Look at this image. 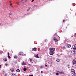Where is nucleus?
<instances>
[{
    "instance_id": "f257e3e1",
    "label": "nucleus",
    "mask_w": 76,
    "mask_h": 76,
    "mask_svg": "<svg viewBox=\"0 0 76 76\" xmlns=\"http://www.w3.org/2000/svg\"><path fill=\"white\" fill-rule=\"evenodd\" d=\"M55 49L56 48H54L50 49V53H49L51 55H53L54 54V51H55Z\"/></svg>"
},
{
    "instance_id": "f03ea898",
    "label": "nucleus",
    "mask_w": 76,
    "mask_h": 76,
    "mask_svg": "<svg viewBox=\"0 0 76 76\" xmlns=\"http://www.w3.org/2000/svg\"><path fill=\"white\" fill-rule=\"evenodd\" d=\"M71 72H72V73L73 75H74L75 76H76V74L75 73V70H74V69H71Z\"/></svg>"
},
{
    "instance_id": "7ed1b4c3",
    "label": "nucleus",
    "mask_w": 76,
    "mask_h": 76,
    "mask_svg": "<svg viewBox=\"0 0 76 76\" xmlns=\"http://www.w3.org/2000/svg\"><path fill=\"white\" fill-rule=\"evenodd\" d=\"M71 54H72L74 56H75V54H76V51H71Z\"/></svg>"
},
{
    "instance_id": "20e7f679",
    "label": "nucleus",
    "mask_w": 76,
    "mask_h": 76,
    "mask_svg": "<svg viewBox=\"0 0 76 76\" xmlns=\"http://www.w3.org/2000/svg\"><path fill=\"white\" fill-rule=\"evenodd\" d=\"M54 41L55 42H57L58 41V39L56 37H54L53 38Z\"/></svg>"
},
{
    "instance_id": "39448f33",
    "label": "nucleus",
    "mask_w": 76,
    "mask_h": 76,
    "mask_svg": "<svg viewBox=\"0 0 76 76\" xmlns=\"http://www.w3.org/2000/svg\"><path fill=\"white\" fill-rule=\"evenodd\" d=\"M72 63L73 64H76V62L75 60H73L72 61Z\"/></svg>"
},
{
    "instance_id": "423d86ee",
    "label": "nucleus",
    "mask_w": 76,
    "mask_h": 76,
    "mask_svg": "<svg viewBox=\"0 0 76 76\" xmlns=\"http://www.w3.org/2000/svg\"><path fill=\"white\" fill-rule=\"evenodd\" d=\"M35 57L36 58H39V57H38V54H37V55H34Z\"/></svg>"
},
{
    "instance_id": "0eeeda50",
    "label": "nucleus",
    "mask_w": 76,
    "mask_h": 76,
    "mask_svg": "<svg viewBox=\"0 0 76 76\" xmlns=\"http://www.w3.org/2000/svg\"><path fill=\"white\" fill-rule=\"evenodd\" d=\"M23 66H25L26 65V64L25 63V62H23L22 64H21Z\"/></svg>"
},
{
    "instance_id": "6e6552de",
    "label": "nucleus",
    "mask_w": 76,
    "mask_h": 76,
    "mask_svg": "<svg viewBox=\"0 0 76 76\" xmlns=\"http://www.w3.org/2000/svg\"><path fill=\"white\" fill-rule=\"evenodd\" d=\"M67 47H68V48H70V47H71V45L70 44H68L67 45Z\"/></svg>"
},
{
    "instance_id": "1a4fd4ad",
    "label": "nucleus",
    "mask_w": 76,
    "mask_h": 76,
    "mask_svg": "<svg viewBox=\"0 0 76 76\" xmlns=\"http://www.w3.org/2000/svg\"><path fill=\"white\" fill-rule=\"evenodd\" d=\"M73 49L74 50V51L76 50V46H74Z\"/></svg>"
},
{
    "instance_id": "9d476101",
    "label": "nucleus",
    "mask_w": 76,
    "mask_h": 76,
    "mask_svg": "<svg viewBox=\"0 0 76 76\" xmlns=\"http://www.w3.org/2000/svg\"><path fill=\"white\" fill-rule=\"evenodd\" d=\"M19 55H20V56H22V54H23V53L20 52L19 53Z\"/></svg>"
},
{
    "instance_id": "9b49d317",
    "label": "nucleus",
    "mask_w": 76,
    "mask_h": 76,
    "mask_svg": "<svg viewBox=\"0 0 76 76\" xmlns=\"http://www.w3.org/2000/svg\"><path fill=\"white\" fill-rule=\"evenodd\" d=\"M14 69H13V68H11V69H10L11 72H13L14 71Z\"/></svg>"
},
{
    "instance_id": "f8f14e48",
    "label": "nucleus",
    "mask_w": 76,
    "mask_h": 76,
    "mask_svg": "<svg viewBox=\"0 0 76 76\" xmlns=\"http://www.w3.org/2000/svg\"><path fill=\"white\" fill-rule=\"evenodd\" d=\"M59 73L60 74H64V72H59Z\"/></svg>"
},
{
    "instance_id": "ddd939ff",
    "label": "nucleus",
    "mask_w": 76,
    "mask_h": 76,
    "mask_svg": "<svg viewBox=\"0 0 76 76\" xmlns=\"http://www.w3.org/2000/svg\"><path fill=\"white\" fill-rule=\"evenodd\" d=\"M3 60L4 61H7V59L6 58L4 59Z\"/></svg>"
},
{
    "instance_id": "4468645a",
    "label": "nucleus",
    "mask_w": 76,
    "mask_h": 76,
    "mask_svg": "<svg viewBox=\"0 0 76 76\" xmlns=\"http://www.w3.org/2000/svg\"><path fill=\"white\" fill-rule=\"evenodd\" d=\"M16 72H20V70H19V69H18L16 70Z\"/></svg>"
},
{
    "instance_id": "2eb2a0df",
    "label": "nucleus",
    "mask_w": 76,
    "mask_h": 76,
    "mask_svg": "<svg viewBox=\"0 0 76 76\" xmlns=\"http://www.w3.org/2000/svg\"><path fill=\"white\" fill-rule=\"evenodd\" d=\"M27 69L26 68H23V70L24 71H26Z\"/></svg>"
},
{
    "instance_id": "dca6fc26",
    "label": "nucleus",
    "mask_w": 76,
    "mask_h": 76,
    "mask_svg": "<svg viewBox=\"0 0 76 76\" xmlns=\"http://www.w3.org/2000/svg\"><path fill=\"white\" fill-rule=\"evenodd\" d=\"M33 50H34V51H36V50H37V48H34L33 49Z\"/></svg>"
},
{
    "instance_id": "f3484780",
    "label": "nucleus",
    "mask_w": 76,
    "mask_h": 76,
    "mask_svg": "<svg viewBox=\"0 0 76 76\" xmlns=\"http://www.w3.org/2000/svg\"><path fill=\"white\" fill-rule=\"evenodd\" d=\"M56 61H57V62H60V59H57L56 60Z\"/></svg>"
},
{
    "instance_id": "a211bd4d",
    "label": "nucleus",
    "mask_w": 76,
    "mask_h": 76,
    "mask_svg": "<svg viewBox=\"0 0 76 76\" xmlns=\"http://www.w3.org/2000/svg\"><path fill=\"white\" fill-rule=\"evenodd\" d=\"M18 57H17V56H14V58H17Z\"/></svg>"
},
{
    "instance_id": "6ab92c4d",
    "label": "nucleus",
    "mask_w": 76,
    "mask_h": 76,
    "mask_svg": "<svg viewBox=\"0 0 76 76\" xmlns=\"http://www.w3.org/2000/svg\"><path fill=\"white\" fill-rule=\"evenodd\" d=\"M8 58H9L10 59L11 58V57H10V56L9 55H8Z\"/></svg>"
},
{
    "instance_id": "aec40b11",
    "label": "nucleus",
    "mask_w": 76,
    "mask_h": 76,
    "mask_svg": "<svg viewBox=\"0 0 76 76\" xmlns=\"http://www.w3.org/2000/svg\"><path fill=\"white\" fill-rule=\"evenodd\" d=\"M34 7H37V5H34L33 6Z\"/></svg>"
},
{
    "instance_id": "412c9836",
    "label": "nucleus",
    "mask_w": 76,
    "mask_h": 76,
    "mask_svg": "<svg viewBox=\"0 0 76 76\" xmlns=\"http://www.w3.org/2000/svg\"><path fill=\"white\" fill-rule=\"evenodd\" d=\"M28 66L30 67H31V65L29 64L28 65Z\"/></svg>"
},
{
    "instance_id": "4be33fe9",
    "label": "nucleus",
    "mask_w": 76,
    "mask_h": 76,
    "mask_svg": "<svg viewBox=\"0 0 76 76\" xmlns=\"http://www.w3.org/2000/svg\"><path fill=\"white\" fill-rule=\"evenodd\" d=\"M12 76H15V75L14 74H12Z\"/></svg>"
},
{
    "instance_id": "5701e85b",
    "label": "nucleus",
    "mask_w": 76,
    "mask_h": 76,
    "mask_svg": "<svg viewBox=\"0 0 76 76\" xmlns=\"http://www.w3.org/2000/svg\"><path fill=\"white\" fill-rule=\"evenodd\" d=\"M10 6H11V7H13V5H12V3L11 4H10Z\"/></svg>"
},
{
    "instance_id": "b1692460",
    "label": "nucleus",
    "mask_w": 76,
    "mask_h": 76,
    "mask_svg": "<svg viewBox=\"0 0 76 76\" xmlns=\"http://www.w3.org/2000/svg\"><path fill=\"white\" fill-rule=\"evenodd\" d=\"M3 53V52H2V51H0V54H2Z\"/></svg>"
},
{
    "instance_id": "393cba45",
    "label": "nucleus",
    "mask_w": 76,
    "mask_h": 76,
    "mask_svg": "<svg viewBox=\"0 0 76 76\" xmlns=\"http://www.w3.org/2000/svg\"><path fill=\"white\" fill-rule=\"evenodd\" d=\"M29 61H32V59L29 58Z\"/></svg>"
},
{
    "instance_id": "a878e982",
    "label": "nucleus",
    "mask_w": 76,
    "mask_h": 76,
    "mask_svg": "<svg viewBox=\"0 0 76 76\" xmlns=\"http://www.w3.org/2000/svg\"><path fill=\"white\" fill-rule=\"evenodd\" d=\"M29 10H30V8H28V10H27V11H29Z\"/></svg>"
},
{
    "instance_id": "bb28decb",
    "label": "nucleus",
    "mask_w": 76,
    "mask_h": 76,
    "mask_svg": "<svg viewBox=\"0 0 76 76\" xmlns=\"http://www.w3.org/2000/svg\"><path fill=\"white\" fill-rule=\"evenodd\" d=\"M63 48H64V49H65L66 48V47L64 46L63 47Z\"/></svg>"
},
{
    "instance_id": "cd10ccee",
    "label": "nucleus",
    "mask_w": 76,
    "mask_h": 76,
    "mask_svg": "<svg viewBox=\"0 0 76 76\" xmlns=\"http://www.w3.org/2000/svg\"><path fill=\"white\" fill-rule=\"evenodd\" d=\"M56 75H58V73H56Z\"/></svg>"
},
{
    "instance_id": "c85d7f7f",
    "label": "nucleus",
    "mask_w": 76,
    "mask_h": 76,
    "mask_svg": "<svg viewBox=\"0 0 76 76\" xmlns=\"http://www.w3.org/2000/svg\"><path fill=\"white\" fill-rule=\"evenodd\" d=\"M9 14L10 15H12V13L11 12L9 13Z\"/></svg>"
},
{
    "instance_id": "c756f323",
    "label": "nucleus",
    "mask_w": 76,
    "mask_h": 76,
    "mask_svg": "<svg viewBox=\"0 0 76 76\" xmlns=\"http://www.w3.org/2000/svg\"><path fill=\"white\" fill-rule=\"evenodd\" d=\"M7 65H8L7 64H5V66H7Z\"/></svg>"
},
{
    "instance_id": "7c9ffc66",
    "label": "nucleus",
    "mask_w": 76,
    "mask_h": 76,
    "mask_svg": "<svg viewBox=\"0 0 76 76\" xmlns=\"http://www.w3.org/2000/svg\"><path fill=\"white\" fill-rule=\"evenodd\" d=\"M9 54H10V53H8V56H9Z\"/></svg>"
},
{
    "instance_id": "2f4dec72",
    "label": "nucleus",
    "mask_w": 76,
    "mask_h": 76,
    "mask_svg": "<svg viewBox=\"0 0 76 76\" xmlns=\"http://www.w3.org/2000/svg\"><path fill=\"white\" fill-rule=\"evenodd\" d=\"M4 76H7V74H5Z\"/></svg>"
},
{
    "instance_id": "473e14b6",
    "label": "nucleus",
    "mask_w": 76,
    "mask_h": 76,
    "mask_svg": "<svg viewBox=\"0 0 76 76\" xmlns=\"http://www.w3.org/2000/svg\"><path fill=\"white\" fill-rule=\"evenodd\" d=\"M34 0H32L31 2H33V1H34Z\"/></svg>"
},
{
    "instance_id": "72a5a7b5",
    "label": "nucleus",
    "mask_w": 76,
    "mask_h": 76,
    "mask_svg": "<svg viewBox=\"0 0 76 76\" xmlns=\"http://www.w3.org/2000/svg\"><path fill=\"white\" fill-rule=\"evenodd\" d=\"M29 76H33V75H29Z\"/></svg>"
},
{
    "instance_id": "f704fd0d",
    "label": "nucleus",
    "mask_w": 76,
    "mask_h": 76,
    "mask_svg": "<svg viewBox=\"0 0 76 76\" xmlns=\"http://www.w3.org/2000/svg\"><path fill=\"white\" fill-rule=\"evenodd\" d=\"M10 4L12 3V2H11V1H10Z\"/></svg>"
},
{
    "instance_id": "c9c22d12",
    "label": "nucleus",
    "mask_w": 76,
    "mask_h": 76,
    "mask_svg": "<svg viewBox=\"0 0 76 76\" xmlns=\"http://www.w3.org/2000/svg\"><path fill=\"white\" fill-rule=\"evenodd\" d=\"M43 67V66H40V68H41V69H42V68Z\"/></svg>"
},
{
    "instance_id": "e433bc0d",
    "label": "nucleus",
    "mask_w": 76,
    "mask_h": 76,
    "mask_svg": "<svg viewBox=\"0 0 76 76\" xmlns=\"http://www.w3.org/2000/svg\"><path fill=\"white\" fill-rule=\"evenodd\" d=\"M45 42H47V39H45Z\"/></svg>"
},
{
    "instance_id": "4c0bfd02",
    "label": "nucleus",
    "mask_w": 76,
    "mask_h": 76,
    "mask_svg": "<svg viewBox=\"0 0 76 76\" xmlns=\"http://www.w3.org/2000/svg\"><path fill=\"white\" fill-rule=\"evenodd\" d=\"M45 67H47V65H45Z\"/></svg>"
},
{
    "instance_id": "58836bf2",
    "label": "nucleus",
    "mask_w": 76,
    "mask_h": 76,
    "mask_svg": "<svg viewBox=\"0 0 76 76\" xmlns=\"http://www.w3.org/2000/svg\"><path fill=\"white\" fill-rule=\"evenodd\" d=\"M41 73H43V72L42 71H41Z\"/></svg>"
},
{
    "instance_id": "ea45409f",
    "label": "nucleus",
    "mask_w": 76,
    "mask_h": 76,
    "mask_svg": "<svg viewBox=\"0 0 76 76\" xmlns=\"http://www.w3.org/2000/svg\"><path fill=\"white\" fill-rule=\"evenodd\" d=\"M63 22H65L64 20H63Z\"/></svg>"
},
{
    "instance_id": "a19ab883",
    "label": "nucleus",
    "mask_w": 76,
    "mask_h": 76,
    "mask_svg": "<svg viewBox=\"0 0 76 76\" xmlns=\"http://www.w3.org/2000/svg\"><path fill=\"white\" fill-rule=\"evenodd\" d=\"M1 66L0 65V69H1Z\"/></svg>"
},
{
    "instance_id": "79ce46f5",
    "label": "nucleus",
    "mask_w": 76,
    "mask_h": 76,
    "mask_svg": "<svg viewBox=\"0 0 76 76\" xmlns=\"http://www.w3.org/2000/svg\"><path fill=\"white\" fill-rule=\"evenodd\" d=\"M26 1H26V0L25 1V2H26Z\"/></svg>"
},
{
    "instance_id": "37998d69",
    "label": "nucleus",
    "mask_w": 76,
    "mask_h": 76,
    "mask_svg": "<svg viewBox=\"0 0 76 76\" xmlns=\"http://www.w3.org/2000/svg\"><path fill=\"white\" fill-rule=\"evenodd\" d=\"M17 4H18V3H19V2H17Z\"/></svg>"
},
{
    "instance_id": "c03bdc74",
    "label": "nucleus",
    "mask_w": 76,
    "mask_h": 76,
    "mask_svg": "<svg viewBox=\"0 0 76 76\" xmlns=\"http://www.w3.org/2000/svg\"><path fill=\"white\" fill-rule=\"evenodd\" d=\"M72 76H74V75H72Z\"/></svg>"
},
{
    "instance_id": "a18cd8bd",
    "label": "nucleus",
    "mask_w": 76,
    "mask_h": 76,
    "mask_svg": "<svg viewBox=\"0 0 76 76\" xmlns=\"http://www.w3.org/2000/svg\"><path fill=\"white\" fill-rule=\"evenodd\" d=\"M23 0H22V1H23Z\"/></svg>"
}]
</instances>
